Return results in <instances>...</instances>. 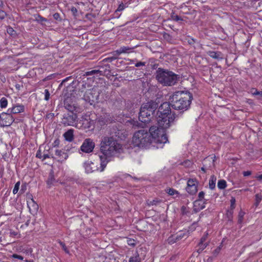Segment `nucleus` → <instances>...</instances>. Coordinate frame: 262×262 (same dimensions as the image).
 Wrapping results in <instances>:
<instances>
[{
	"instance_id": "obj_22",
	"label": "nucleus",
	"mask_w": 262,
	"mask_h": 262,
	"mask_svg": "<svg viewBox=\"0 0 262 262\" xmlns=\"http://www.w3.org/2000/svg\"><path fill=\"white\" fill-rule=\"evenodd\" d=\"M208 55L212 58L216 59H221L222 57L220 56V53L219 52H216L214 51H209L208 52Z\"/></svg>"
},
{
	"instance_id": "obj_37",
	"label": "nucleus",
	"mask_w": 262,
	"mask_h": 262,
	"mask_svg": "<svg viewBox=\"0 0 262 262\" xmlns=\"http://www.w3.org/2000/svg\"><path fill=\"white\" fill-rule=\"evenodd\" d=\"M12 256L13 258H17L21 260H23L24 259V257L22 256L17 255L16 254H13Z\"/></svg>"
},
{
	"instance_id": "obj_38",
	"label": "nucleus",
	"mask_w": 262,
	"mask_h": 262,
	"mask_svg": "<svg viewBox=\"0 0 262 262\" xmlns=\"http://www.w3.org/2000/svg\"><path fill=\"white\" fill-rule=\"evenodd\" d=\"M6 16V13L3 10H0V19H4Z\"/></svg>"
},
{
	"instance_id": "obj_36",
	"label": "nucleus",
	"mask_w": 262,
	"mask_h": 262,
	"mask_svg": "<svg viewBox=\"0 0 262 262\" xmlns=\"http://www.w3.org/2000/svg\"><path fill=\"white\" fill-rule=\"evenodd\" d=\"M127 244L132 246H134L136 245V243L134 239L129 238L127 240Z\"/></svg>"
},
{
	"instance_id": "obj_59",
	"label": "nucleus",
	"mask_w": 262,
	"mask_h": 262,
	"mask_svg": "<svg viewBox=\"0 0 262 262\" xmlns=\"http://www.w3.org/2000/svg\"><path fill=\"white\" fill-rule=\"evenodd\" d=\"M201 169H202L203 171H205V168H204V167H202V168H201Z\"/></svg>"
},
{
	"instance_id": "obj_14",
	"label": "nucleus",
	"mask_w": 262,
	"mask_h": 262,
	"mask_svg": "<svg viewBox=\"0 0 262 262\" xmlns=\"http://www.w3.org/2000/svg\"><path fill=\"white\" fill-rule=\"evenodd\" d=\"M144 259V255L140 254L139 252L136 251L133 254L129 260L128 262H141Z\"/></svg>"
},
{
	"instance_id": "obj_52",
	"label": "nucleus",
	"mask_w": 262,
	"mask_h": 262,
	"mask_svg": "<svg viewBox=\"0 0 262 262\" xmlns=\"http://www.w3.org/2000/svg\"><path fill=\"white\" fill-rule=\"evenodd\" d=\"M220 250V248L218 247L217 249H216L214 250V254H217L219 252Z\"/></svg>"
},
{
	"instance_id": "obj_51",
	"label": "nucleus",
	"mask_w": 262,
	"mask_h": 262,
	"mask_svg": "<svg viewBox=\"0 0 262 262\" xmlns=\"http://www.w3.org/2000/svg\"><path fill=\"white\" fill-rule=\"evenodd\" d=\"M14 31V30L12 29V28H9L7 29V32L9 34H12V32Z\"/></svg>"
},
{
	"instance_id": "obj_27",
	"label": "nucleus",
	"mask_w": 262,
	"mask_h": 262,
	"mask_svg": "<svg viewBox=\"0 0 262 262\" xmlns=\"http://www.w3.org/2000/svg\"><path fill=\"white\" fill-rule=\"evenodd\" d=\"M166 192L170 195H174L178 194V191L173 188L167 189Z\"/></svg>"
},
{
	"instance_id": "obj_35",
	"label": "nucleus",
	"mask_w": 262,
	"mask_h": 262,
	"mask_svg": "<svg viewBox=\"0 0 262 262\" xmlns=\"http://www.w3.org/2000/svg\"><path fill=\"white\" fill-rule=\"evenodd\" d=\"M207 246V243H204L202 242H200L198 245V246L200 247L201 248V251H203L206 247Z\"/></svg>"
},
{
	"instance_id": "obj_57",
	"label": "nucleus",
	"mask_w": 262,
	"mask_h": 262,
	"mask_svg": "<svg viewBox=\"0 0 262 262\" xmlns=\"http://www.w3.org/2000/svg\"><path fill=\"white\" fill-rule=\"evenodd\" d=\"M40 156V154H39V153H38V152H37V153L36 154V157H38V158H40V156Z\"/></svg>"
},
{
	"instance_id": "obj_34",
	"label": "nucleus",
	"mask_w": 262,
	"mask_h": 262,
	"mask_svg": "<svg viewBox=\"0 0 262 262\" xmlns=\"http://www.w3.org/2000/svg\"><path fill=\"white\" fill-rule=\"evenodd\" d=\"M50 93L48 90L46 89L45 90V100L48 101L50 98Z\"/></svg>"
},
{
	"instance_id": "obj_33",
	"label": "nucleus",
	"mask_w": 262,
	"mask_h": 262,
	"mask_svg": "<svg viewBox=\"0 0 262 262\" xmlns=\"http://www.w3.org/2000/svg\"><path fill=\"white\" fill-rule=\"evenodd\" d=\"M245 215V212L241 211L238 213V223H242L243 222V217Z\"/></svg>"
},
{
	"instance_id": "obj_40",
	"label": "nucleus",
	"mask_w": 262,
	"mask_h": 262,
	"mask_svg": "<svg viewBox=\"0 0 262 262\" xmlns=\"http://www.w3.org/2000/svg\"><path fill=\"white\" fill-rule=\"evenodd\" d=\"M215 158V156H214L213 157H210V158H206V159H205L204 160V162H206L209 160H212V165H213Z\"/></svg>"
},
{
	"instance_id": "obj_48",
	"label": "nucleus",
	"mask_w": 262,
	"mask_h": 262,
	"mask_svg": "<svg viewBox=\"0 0 262 262\" xmlns=\"http://www.w3.org/2000/svg\"><path fill=\"white\" fill-rule=\"evenodd\" d=\"M53 17L54 19L58 20L60 17V15L59 13H56L53 15Z\"/></svg>"
},
{
	"instance_id": "obj_29",
	"label": "nucleus",
	"mask_w": 262,
	"mask_h": 262,
	"mask_svg": "<svg viewBox=\"0 0 262 262\" xmlns=\"http://www.w3.org/2000/svg\"><path fill=\"white\" fill-rule=\"evenodd\" d=\"M20 184V183L19 181H18L16 183V184H15L14 187L13 189V194H15L17 193V192L19 190V188Z\"/></svg>"
},
{
	"instance_id": "obj_26",
	"label": "nucleus",
	"mask_w": 262,
	"mask_h": 262,
	"mask_svg": "<svg viewBox=\"0 0 262 262\" xmlns=\"http://www.w3.org/2000/svg\"><path fill=\"white\" fill-rule=\"evenodd\" d=\"M262 200V195L261 194H256L255 195V205L257 206Z\"/></svg>"
},
{
	"instance_id": "obj_21",
	"label": "nucleus",
	"mask_w": 262,
	"mask_h": 262,
	"mask_svg": "<svg viewBox=\"0 0 262 262\" xmlns=\"http://www.w3.org/2000/svg\"><path fill=\"white\" fill-rule=\"evenodd\" d=\"M216 178L214 176H211L209 181V186L211 189L215 188L216 184Z\"/></svg>"
},
{
	"instance_id": "obj_24",
	"label": "nucleus",
	"mask_w": 262,
	"mask_h": 262,
	"mask_svg": "<svg viewBox=\"0 0 262 262\" xmlns=\"http://www.w3.org/2000/svg\"><path fill=\"white\" fill-rule=\"evenodd\" d=\"M8 105L7 99L5 97H2L0 100V106L1 108H6Z\"/></svg>"
},
{
	"instance_id": "obj_45",
	"label": "nucleus",
	"mask_w": 262,
	"mask_h": 262,
	"mask_svg": "<svg viewBox=\"0 0 262 262\" xmlns=\"http://www.w3.org/2000/svg\"><path fill=\"white\" fill-rule=\"evenodd\" d=\"M172 19H173V20L177 21H179V20H181V18H180V17H179V16H178V15H174V16H173L172 17Z\"/></svg>"
},
{
	"instance_id": "obj_9",
	"label": "nucleus",
	"mask_w": 262,
	"mask_h": 262,
	"mask_svg": "<svg viewBox=\"0 0 262 262\" xmlns=\"http://www.w3.org/2000/svg\"><path fill=\"white\" fill-rule=\"evenodd\" d=\"M95 144L93 140L87 138L84 140L80 146V150L84 153L89 154L92 152L95 148Z\"/></svg>"
},
{
	"instance_id": "obj_13",
	"label": "nucleus",
	"mask_w": 262,
	"mask_h": 262,
	"mask_svg": "<svg viewBox=\"0 0 262 262\" xmlns=\"http://www.w3.org/2000/svg\"><path fill=\"white\" fill-rule=\"evenodd\" d=\"M111 121V117L108 113H103L97 118V122L100 126L110 123Z\"/></svg>"
},
{
	"instance_id": "obj_2",
	"label": "nucleus",
	"mask_w": 262,
	"mask_h": 262,
	"mask_svg": "<svg viewBox=\"0 0 262 262\" xmlns=\"http://www.w3.org/2000/svg\"><path fill=\"white\" fill-rule=\"evenodd\" d=\"M122 145L113 137H103L100 144V171H103L111 159L122 151Z\"/></svg>"
},
{
	"instance_id": "obj_20",
	"label": "nucleus",
	"mask_w": 262,
	"mask_h": 262,
	"mask_svg": "<svg viewBox=\"0 0 262 262\" xmlns=\"http://www.w3.org/2000/svg\"><path fill=\"white\" fill-rule=\"evenodd\" d=\"M133 48H130L128 47L123 46L121 47L119 49L116 50L115 52L117 55H120L122 53H128L129 51Z\"/></svg>"
},
{
	"instance_id": "obj_18",
	"label": "nucleus",
	"mask_w": 262,
	"mask_h": 262,
	"mask_svg": "<svg viewBox=\"0 0 262 262\" xmlns=\"http://www.w3.org/2000/svg\"><path fill=\"white\" fill-rule=\"evenodd\" d=\"M55 155L58 158V160L60 161H63L66 160L68 157V155L67 152L58 149L56 150Z\"/></svg>"
},
{
	"instance_id": "obj_11",
	"label": "nucleus",
	"mask_w": 262,
	"mask_h": 262,
	"mask_svg": "<svg viewBox=\"0 0 262 262\" xmlns=\"http://www.w3.org/2000/svg\"><path fill=\"white\" fill-rule=\"evenodd\" d=\"M198 190V182L195 179H189L187 181L186 191L190 194H195Z\"/></svg>"
},
{
	"instance_id": "obj_25",
	"label": "nucleus",
	"mask_w": 262,
	"mask_h": 262,
	"mask_svg": "<svg viewBox=\"0 0 262 262\" xmlns=\"http://www.w3.org/2000/svg\"><path fill=\"white\" fill-rule=\"evenodd\" d=\"M161 202V200L155 199L152 201H148L147 202V204L149 206L151 205H159Z\"/></svg>"
},
{
	"instance_id": "obj_31",
	"label": "nucleus",
	"mask_w": 262,
	"mask_h": 262,
	"mask_svg": "<svg viewBox=\"0 0 262 262\" xmlns=\"http://www.w3.org/2000/svg\"><path fill=\"white\" fill-rule=\"evenodd\" d=\"M54 181H55V179L53 177V176L52 174H50L49 176V178L47 181L48 185L49 186H51L52 184H53Z\"/></svg>"
},
{
	"instance_id": "obj_49",
	"label": "nucleus",
	"mask_w": 262,
	"mask_h": 262,
	"mask_svg": "<svg viewBox=\"0 0 262 262\" xmlns=\"http://www.w3.org/2000/svg\"><path fill=\"white\" fill-rule=\"evenodd\" d=\"M59 144V140L58 139H56L54 141L53 143L54 146H58Z\"/></svg>"
},
{
	"instance_id": "obj_19",
	"label": "nucleus",
	"mask_w": 262,
	"mask_h": 262,
	"mask_svg": "<svg viewBox=\"0 0 262 262\" xmlns=\"http://www.w3.org/2000/svg\"><path fill=\"white\" fill-rule=\"evenodd\" d=\"M63 136L66 141L68 142H72L74 139V129H69L64 133Z\"/></svg>"
},
{
	"instance_id": "obj_6",
	"label": "nucleus",
	"mask_w": 262,
	"mask_h": 262,
	"mask_svg": "<svg viewBox=\"0 0 262 262\" xmlns=\"http://www.w3.org/2000/svg\"><path fill=\"white\" fill-rule=\"evenodd\" d=\"M157 108V103L152 101L142 104L141 107L139 115V120L145 123L149 122L152 118V116Z\"/></svg>"
},
{
	"instance_id": "obj_3",
	"label": "nucleus",
	"mask_w": 262,
	"mask_h": 262,
	"mask_svg": "<svg viewBox=\"0 0 262 262\" xmlns=\"http://www.w3.org/2000/svg\"><path fill=\"white\" fill-rule=\"evenodd\" d=\"M192 99L191 94L188 92L178 91L170 96L169 100L172 108L178 110H187Z\"/></svg>"
},
{
	"instance_id": "obj_39",
	"label": "nucleus",
	"mask_w": 262,
	"mask_h": 262,
	"mask_svg": "<svg viewBox=\"0 0 262 262\" xmlns=\"http://www.w3.org/2000/svg\"><path fill=\"white\" fill-rule=\"evenodd\" d=\"M257 90H256V89H254V88H252L251 90H250V93H251V94L253 96H256L257 95Z\"/></svg>"
},
{
	"instance_id": "obj_15",
	"label": "nucleus",
	"mask_w": 262,
	"mask_h": 262,
	"mask_svg": "<svg viewBox=\"0 0 262 262\" xmlns=\"http://www.w3.org/2000/svg\"><path fill=\"white\" fill-rule=\"evenodd\" d=\"M27 205L31 213H34L37 211L38 206L32 199L27 202Z\"/></svg>"
},
{
	"instance_id": "obj_28",
	"label": "nucleus",
	"mask_w": 262,
	"mask_h": 262,
	"mask_svg": "<svg viewBox=\"0 0 262 262\" xmlns=\"http://www.w3.org/2000/svg\"><path fill=\"white\" fill-rule=\"evenodd\" d=\"M126 122L129 123L133 127H138L140 125V123L135 120L131 119L130 120H128Z\"/></svg>"
},
{
	"instance_id": "obj_12",
	"label": "nucleus",
	"mask_w": 262,
	"mask_h": 262,
	"mask_svg": "<svg viewBox=\"0 0 262 262\" xmlns=\"http://www.w3.org/2000/svg\"><path fill=\"white\" fill-rule=\"evenodd\" d=\"M83 167L88 173H92L98 169L97 165L91 161L88 160L83 163Z\"/></svg>"
},
{
	"instance_id": "obj_32",
	"label": "nucleus",
	"mask_w": 262,
	"mask_h": 262,
	"mask_svg": "<svg viewBox=\"0 0 262 262\" xmlns=\"http://www.w3.org/2000/svg\"><path fill=\"white\" fill-rule=\"evenodd\" d=\"M99 95L98 94H97L95 96H92V99L89 98V101L91 104H92L93 103L95 102L96 101H97L98 100Z\"/></svg>"
},
{
	"instance_id": "obj_60",
	"label": "nucleus",
	"mask_w": 262,
	"mask_h": 262,
	"mask_svg": "<svg viewBox=\"0 0 262 262\" xmlns=\"http://www.w3.org/2000/svg\"><path fill=\"white\" fill-rule=\"evenodd\" d=\"M29 262H30V261H29Z\"/></svg>"
},
{
	"instance_id": "obj_10",
	"label": "nucleus",
	"mask_w": 262,
	"mask_h": 262,
	"mask_svg": "<svg viewBox=\"0 0 262 262\" xmlns=\"http://www.w3.org/2000/svg\"><path fill=\"white\" fill-rule=\"evenodd\" d=\"M77 121V116L73 113L67 115L62 119V123L65 125L68 126H75Z\"/></svg>"
},
{
	"instance_id": "obj_8",
	"label": "nucleus",
	"mask_w": 262,
	"mask_h": 262,
	"mask_svg": "<svg viewBox=\"0 0 262 262\" xmlns=\"http://www.w3.org/2000/svg\"><path fill=\"white\" fill-rule=\"evenodd\" d=\"M10 112H3L0 114V124L3 126H9L14 121V118Z\"/></svg>"
},
{
	"instance_id": "obj_50",
	"label": "nucleus",
	"mask_w": 262,
	"mask_h": 262,
	"mask_svg": "<svg viewBox=\"0 0 262 262\" xmlns=\"http://www.w3.org/2000/svg\"><path fill=\"white\" fill-rule=\"evenodd\" d=\"M255 178L258 180L261 181L262 180V174L256 175Z\"/></svg>"
},
{
	"instance_id": "obj_47",
	"label": "nucleus",
	"mask_w": 262,
	"mask_h": 262,
	"mask_svg": "<svg viewBox=\"0 0 262 262\" xmlns=\"http://www.w3.org/2000/svg\"><path fill=\"white\" fill-rule=\"evenodd\" d=\"M251 174V172L250 171H244L243 172V175L245 176V177H247V176H250V174Z\"/></svg>"
},
{
	"instance_id": "obj_42",
	"label": "nucleus",
	"mask_w": 262,
	"mask_h": 262,
	"mask_svg": "<svg viewBox=\"0 0 262 262\" xmlns=\"http://www.w3.org/2000/svg\"><path fill=\"white\" fill-rule=\"evenodd\" d=\"M71 11L74 15H76V13L77 12V10L75 7H71Z\"/></svg>"
},
{
	"instance_id": "obj_23",
	"label": "nucleus",
	"mask_w": 262,
	"mask_h": 262,
	"mask_svg": "<svg viewBox=\"0 0 262 262\" xmlns=\"http://www.w3.org/2000/svg\"><path fill=\"white\" fill-rule=\"evenodd\" d=\"M227 186L226 182L224 180H221L218 181L217 187L220 189H223Z\"/></svg>"
},
{
	"instance_id": "obj_1",
	"label": "nucleus",
	"mask_w": 262,
	"mask_h": 262,
	"mask_svg": "<svg viewBox=\"0 0 262 262\" xmlns=\"http://www.w3.org/2000/svg\"><path fill=\"white\" fill-rule=\"evenodd\" d=\"M157 115L156 125L151 126L148 132L151 146L160 148L168 141L166 130L173 123L175 116L171 113L170 105L167 102L159 106Z\"/></svg>"
},
{
	"instance_id": "obj_54",
	"label": "nucleus",
	"mask_w": 262,
	"mask_h": 262,
	"mask_svg": "<svg viewBox=\"0 0 262 262\" xmlns=\"http://www.w3.org/2000/svg\"><path fill=\"white\" fill-rule=\"evenodd\" d=\"M49 158V156L47 154H45L43 156V159L45 160L47 158Z\"/></svg>"
},
{
	"instance_id": "obj_30",
	"label": "nucleus",
	"mask_w": 262,
	"mask_h": 262,
	"mask_svg": "<svg viewBox=\"0 0 262 262\" xmlns=\"http://www.w3.org/2000/svg\"><path fill=\"white\" fill-rule=\"evenodd\" d=\"M58 243L62 247L63 250L64 251V252L66 253H67V254H69L70 253V252H69V250L68 249V248L66 246L65 244L63 242H62L61 241H58Z\"/></svg>"
},
{
	"instance_id": "obj_44",
	"label": "nucleus",
	"mask_w": 262,
	"mask_h": 262,
	"mask_svg": "<svg viewBox=\"0 0 262 262\" xmlns=\"http://www.w3.org/2000/svg\"><path fill=\"white\" fill-rule=\"evenodd\" d=\"M125 7L123 4H120L117 8V11H121L124 9Z\"/></svg>"
},
{
	"instance_id": "obj_46",
	"label": "nucleus",
	"mask_w": 262,
	"mask_h": 262,
	"mask_svg": "<svg viewBox=\"0 0 262 262\" xmlns=\"http://www.w3.org/2000/svg\"><path fill=\"white\" fill-rule=\"evenodd\" d=\"M208 234L206 233L205 235H204L201 239L200 242L204 243L206 240Z\"/></svg>"
},
{
	"instance_id": "obj_17",
	"label": "nucleus",
	"mask_w": 262,
	"mask_h": 262,
	"mask_svg": "<svg viewBox=\"0 0 262 262\" xmlns=\"http://www.w3.org/2000/svg\"><path fill=\"white\" fill-rule=\"evenodd\" d=\"M204 195H205V193L203 191H201L199 192V195H198L199 200L195 201L194 203V210L195 211H198L200 210H201V209H203L204 208V206L203 205H202L200 207V208H196L197 206L200 205V201L204 199Z\"/></svg>"
},
{
	"instance_id": "obj_41",
	"label": "nucleus",
	"mask_w": 262,
	"mask_h": 262,
	"mask_svg": "<svg viewBox=\"0 0 262 262\" xmlns=\"http://www.w3.org/2000/svg\"><path fill=\"white\" fill-rule=\"evenodd\" d=\"M231 207L232 208H234L235 207V199L234 198H232L231 199Z\"/></svg>"
},
{
	"instance_id": "obj_43",
	"label": "nucleus",
	"mask_w": 262,
	"mask_h": 262,
	"mask_svg": "<svg viewBox=\"0 0 262 262\" xmlns=\"http://www.w3.org/2000/svg\"><path fill=\"white\" fill-rule=\"evenodd\" d=\"M145 65V63L144 62H141V61L138 62L135 64V66L136 67H139L140 66H144Z\"/></svg>"
},
{
	"instance_id": "obj_16",
	"label": "nucleus",
	"mask_w": 262,
	"mask_h": 262,
	"mask_svg": "<svg viewBox=\"0 0 262 262\" xmlns=\"http://www.w3.org/2000/svg\"><path fill=\"white\" fill-rule=\"evenodd\" d=\"M24 111V106L23 105L18 104L14 106L12 108H9L8 110V112H10L11 114H17L23 112Z\"/></svg>"
},
{
	"instance_id": "obj_5",
	"label": "nucleus",
	"mask_w": 262,
	"mask_h": 262,
	"mask_svg": "<svg viewBox=\"0 0 262 262\" xmlns=\"http://www.w3.org/2000/svg\"><path fill=\"white\" fill-rule=\"evenodd\" d=\"M156 78L163 85L170 86L177 82L178 75L171 71L159 68L156 72Z\"/></svg>"
},
{
	"instance_id": "obj_56",
	"label": "nucleus",
	"mask_w": 262,
	"mask_h": 262,
	"mask_svg": "<svg viewBox=\"0 0 262 262\" xmlns=\"http://www.w3.org/2000/svg\"><path fill=\"white\" fill-rule=\"evenodd\" d=\"M202 251H201V248H200V247H199V248H198V249L197 250V252H198V253H201Z\"/></svg>"
},
{
	"instance_id": "obj_58",
	"label": "nucleus",
	"mask_w": 262,
	"mask_h": 262,
	"mask_svg": "<svg viewBox=\"0 0 262 262\" xmlns=\"http://www.w3.org/2000/svg\"><path fill=\"white\" fill-rule=\"evenodd\" d=\"M40 156V154H39V153H38V152H37V153L36 154V157H38V158H40V156Z\"/></svg>"
},
{
	"instance_id": "obj_55",
	"label": "nucleus",
	"mask_w": 262,
	"mask_h": 262,
	"mask_svg": "<svg viewBox=\"0 0 262 262\" xmlns=\"http://www.w3.org/2000/svg\"><path fill=\"white\" fill-rule=\"evenodd\" d=\"M257 95H259L260 96H262V91H258Z\"/></svg>"
},
{
	"instance_id": "obj_4",
	"label": "nucleus",
	"mask_w": 262,
	"mask_h": 262,
	"mask_svg": "<svg viewBox=\"0 0 262 262\" xmlns=\"http://www.w3.org/2000/svg\"><path fill=\"white\" fill-rule=\"evenodd\" d=\"M134 147L140 148H150L151 140L149 139V134L146 130L142 129L135 133L132 141Z\"/></svg>"
},
{
	"instance_id": "obj_61",
	"label": "nucleus",
	"mask_w": 262,
	"mask_h": 262,
	"mask_svg": "<svg viewBox=\"0 0 262 262\" xmlns=\"http://www.w3.org/2000/svg\"><path fill=\"white\" fill-rule=\"evenodd\" d=\"M29 262H30V261H29Z\"/></svg>"
},
{
	"instance_id": "obj_53",
	"label": "nucleus",
	"mask_w": 262,
	"mask_h": 262,
	"mask_svg": "<svg viewBox=\"0 0 262 262\" xmlns=\"http://www.w3.org/2000/svg\"><path fill=\"white\" fill-rule=\"evenodd\" d=\"M24 252L26 253V254H29V253H30L32 252V250H31V249L26 250Z\"/></svg>"
},
{
	"instance_id": "obj_7",
	"label": "nucleus",
	"mask_w": 262,
	"mask_h": 262,
	"mask_svg": "<svg viewBox=\"0 0 262 262\" xmlns=\"http://www.w3.org/2000/svg\"><path fill=\"white\" fill-rule=\"evenodd\" d=\"M96 115L88 113L83 115L77 122L75 127L82 129H93L96 123Z\"/></svg>"
}]
</instances>
